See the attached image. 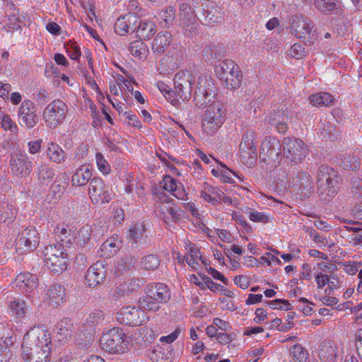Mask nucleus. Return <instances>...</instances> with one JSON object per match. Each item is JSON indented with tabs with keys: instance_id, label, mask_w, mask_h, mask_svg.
Returning <instances> with one entry per match:
<instances>
[{
	"instance_id": "nucleus-44",
	"label": "nucleus",
	"mask_w": 362,
	"mask_h": 362,
	"mask_svg": "<svg viewBox=\"0 0 362 362\" xmlns=\"http://www.w3.org/2000/svg\"><path fill=\"white\" fill-rule=\"evenodd\" d=\"M158 21L165 28H170L175 20V9L169 6L158 13Z\"/></svg>"
},
{
	"instance_id": "nucleus-46",
	"label": "nucleus",
	"mask_w": 362,
	"mask_h": 362,
	"mask_svg": "<svg viewBox=\"0 0 362 362\" xmlns=\"http://www.w3.org/2000/svg\"><path fill=\"white\" fill-rule=\"evenodd\" d=\"M17 212L18 210L13 204L3 205L0 210V220L9 223L16 218Z\"/></svg>"
},
{
	"instance_id": "nucleus-60",
	"label": "nucleus",
	"mask_w": 362,
	"mask_h": 362,
	"mask_svg": "<svg viewBox=\"0 0 362 362\" xmlns=\"http://www.w3.org/2000/svg\"><path fill=\"white\" fill-rule=\"evenodd\" d=\"M68 56L73 60H78L81 55V48L76 43H69L65 46Z\"/></svg>"
},
{
	"instance_id": "nucleus-28",
	"label": "nucleus",
	"mask_w": 362,
	"mask_h": 362,
	"mask_svg": "<svg viewBox=\"0 0 362 362\" xmlns=\"http://www.w3.org/2000/svg\"><path fill=\"white\" fill-rule=\"evenodd\" d=\"M267 119L269 124L273 127L275 130L281 134H284L288 130V115L285 114L283 110H278L271 112L267 115Z\"/></svg>"
},
{
	"instance_id": "nucleus-36",
	"label": "nucleus",
	"mask_w": 362,
	"mask_h": 362,
	"mask_svg": "<svg viewBox=\"0 0 362 362\" xmlns=\"http://www.w3.org/2000/svg\"><path fill=\"white\" fill-rule=\"evenodd\" d=\"M54 238L60 243L59 245L62 247H69L71 245L73 234L71 229L67 226L59 223L54 229Z\"/></svg>"
},
{
	"instance_id": "nucleus-43",
	"label": "nucleus",
	"mask_w": 362,
	"mask_h": 362,
	"mask_svg": "<svg viewBox=\"0 0 362 362\" xmlns=\"http://www.w3.org/2000/svg\"><path fill=\"white\" fill-rule=\"evenodd\" d=\"M139 304L144 310H146L149 312L156 313L160 310L162 303L152 296L145 293V296L139 298Z\"/></svg>"
},
{
	"instance_id": "nucleus-17",
	"label": "nucleus",
	"mask_w": 362,
	"mask_h": 362,
	"mask_svg": "<svg viewBox=\"0 0 362 362\" xmlns=\"http://www.w3.org/2000/svg\"><path fill=\"white\" fill-rule=\"evenodd\" d=\"M9 166L13 175L21 177L28 176L33 170V162L25 152L19 150L11 153Z\"/></svg>"
},
{
	"instance_id": "nucleus-19",
	"label": "nucleus",
	"mask_w": 362,
	"mask_h": 362,
	"mask_svg": "<svg viewBox=\"0 0 362 362\" xmlns=\"http://www.w3.org/2000/svg\"><path fill=\"white\" fill-rule=\"evenodd\" d=\"M256 133L254 129H247L243 134L241 142L239 145L240 158L243 160L253 163L257 158V148L255 144Z\"/></svg>"
},
{
	"instance_id": "nucleus-25",
	"label": "nucleus",
	"mask_w": 362,
	"mask_h": 362,
	"mask_svg": "<svg viewBox=\"0 0 362 362\" xmlns=\"http://www.w3.org/2000/svg\"><path fill=\"white\" fill-rule=\"evenodd\" d=\"M66 288L63 285L55 284L52 285L46 293V300L53 307H58L66 302Z\"/></svg>"
},
{
	"instance_id": "nucleus-12",
	"label": "nucleus",
	"mask_w": 362,
	"mask_h": 362,
	"mask_svg": "<svg viewBox=\"0 0 362 362\" xmlns=\"http://www.w3.org/2000/svg\"><path fill=\"white\" fill-rule=\"evenodd\" d=\"M158 198L160 201L158 206V217L167 226L179 222L183 214V211L180 207L174 204L173 199L166 197L165 194H160Z\"/></svg>"
},
{
	"instance_id": "nucleus-45",
	"label": "nucleus",
	"mask_w": 362,
	"mask_h": 362,
	"mask_svg": "<svg viewBox=\"0 0 362 362\" xmlns=\"http://www.w3.org/2000/svg\"><path fill=\"white\" fill-rule=\"evenodd\" d=\"M353 197L356 200V204L353 207L352 211L354 215L358 218H362V181L354 185L353 187Z\"/></svg>"
},
{
	"instance_id": "nucleus-20",
	"label": "nucleus",
	"mask_w": 362,
	"mask_h": 362,
	"mask_svg": "<svg viewBox=\"0 0 362 362\" xmlns=\"http://www.w3.org/2000/svg\"><path fill=\"white\" fill-rule=\"evenodd\" d=\"M18 115L21 122L29 129L33 128L37 123L36 108L30 100L25 99L22 102Z\"/></svg>"
},
{
	"instance_id": "nucleus-26",
	"label": "nucleus",
	"mask_w": 362,
	"mask_h": 362,
	"mask_svg": "<svg viewBox=\"0 0 362 362\" xmlns=\"http://www.w3.org/2000/svg\"><path fill=\"white\" fill-rule=\"evenodd\" d=\"M163 187L165 191L172 194L175 197L181 200L187 199V193L182 183L177 182V180L170 175H165L162 180Z\"/></svg>"
},
{
	"instance_id": "nucleus-54",
	"label": "nucleus",
	"mask_w": 362,
	"mask_h": 362,
	"mask_svg": "<svg viewBox=\"0 0 362 362\" xmlns=\"http://www.w3.org/2000/svg\"><path fill=\"white\" fill-rule=\"evenodd\" d=\"M92 227L90 225H85L82 226L78 231V235L76 237L77 242L81 245H84L90 240L91 237Z\"/></svg>"
},
{
	"instance_id": "nucleus-24",
	"label": "nucleus",
	"mask_w": 362,
	"mask_h": 362,
	"mask_svg": "<svg viewBox=\"0 0 362 362\" xmlns=\"http://www.w3.org/2000/svg\"><path fill=\"white\" fill-rule=\"evenodd\" d=\"M13 284L26 296L30 295L37 287V277L30 272L20 273L16 276Z\"/></svg>"
},
{
	"instance_id": "nucleus-29",
	"label": "nucleus",
	"mask_w": 362,
	"mask_h": 362,
	"mask_svg": "<svg viewBox=\"0 0 362 362\" xmlns=\"http://www.w3.org/2000/svg\"><path fill=\"white\" fill-rule=\"evenodd\" d=\"M45 151L49 160L54 163L62 164L67 159L66 152L56 142H47Z\"/></svg>"
},
{
	"instance_id": "nucleus-51",
	"label": "nucleus",
	"mask_w": 362,
	"mask_h": 362,
	"mask_svg": "<svg viewBox=\"0 0 362 362\" xmlns=\"http://www.w3.org/2000/svg\"><path fill=\"white\" fill-rule=\"evenodd\" d=\"M146 228L143 223H136L132 224L127 232V237L136 242L145 233Z\"/></svg>"
},
{
	"instance_id": "nucleus-52",
	"label": "nucleus",
	"mask_w": 362,
	"mask_h": 362,
	"mask_svg": "<svg viewBox=\"0 0 362 362\" xmlns=\"http://www.w3.org/2000/svg\"><path fill=\"white\" fill-rule=\"evenodd\" d=\"M341 165L346 170H356L361 166L360 159L356 158L354 155H344L341 158Z\"/></svg>"
},
{
	"instance_id": "nucleus-16",
	"label": "nucleus",
	"mask_w": 362,
	"mask_h": 362,
	"mask_svg": "<svg viewBox=\"0 0 362 362\" xmlns=\"http://www.w3.org/2000/svg\"><path fill=\"white\" fill-rule=\"evenodd\" d=\"M173 92L182 100H189L192 96L193 76L187 70L177 72L174 76Z\"/></svg>"
},
{
	"instance_id": "nucleus-53",
	"label": "nucleus",
	"mask_w": 362,
	"mask_h": 362,
	"mask_svg": "<svg viewBox=\"0 0 362 362\" xmlns=\"http://www.w3.org/2000/svg\"><path fill=\"white\" fill-rule=\"evenodd\" d=\"M38 178L45 182H50L54 177V170L45 164H42L37 168Z\"/></svg>"
},
{
	"instance_id": "nucleus-50",
	"label": "nucleus",
	"mask_w": 362,
	"mask_h": 362,
	"mask_svg": "<svg viewBox=\"0 0 362 362\" xmlns=\"http://www.w3.org/2000/svg\"><path fill=\"white\" fill-rule=\"evenodd\" d=\"M160 259L156 255H148L141 259L142 269L147 271H153L158 268L160 265Z\"/></svg>"
},
{
	"instance_id": "nucleus-61",
	"label": "nucleus",
	"mask_w": 362,
	"mask_h": 362,
	"mask_svg": "<svg viewBox=\"0 0 362 362\" xmlns=\"http://www.w3.org/2000/svg\"><path fill=\"white\" fill-rule=\"evenodd\" d=\"M1 127L5 131H8L12 134H16L18 132V127L16 122L8 115L2 117Z\"/></svg>"
},
{
	"instance_id": "nucleus-31",
	"label": "nucleus",
	"mask_w": 362,
	"mask_h": 362,
	"mask_svg": "<svg viewBox=\"0 0 362 362\" xmlns=\"http://www.w3.org/2000/svg\"><path fill=\"white\" fill-rule=\"evenodd\" d=\"M55 330L59 341L67 340L74 331V325L70 318L64 317L56 324Z\"/></svg>"
},
{
	"instance_id": "nucleus-34",
	"label": "nucleus",
	"mask_w": 362,
	"mask_h": 362,
	"mask_svg": "<svg viewBox=\"0 0 362 362\" xmlns=\"http://www.w3.org/2000/svg\"><path fill=\"white\" fill-rule=\"evenodd\" d=\"M180 21L184 28L192 27L197 23L196 14L188 3L180 4Z\"/></svg>"
},
{
	"instance_id": "nucleus-8",
	"label": "nucleus",
	"mask_w": 362,
	"mask_h": 362,
	"mask_svg": "<svg viewBox=\"0 0 362 362\" xmlns=\"http://www.w3.org/2000/svg\"><path fill=\"white\" fill-rule=\"evenodd\" d=\"M215 73L230 89L238 88L241 84L243 75L240 66L231 59H225L215 67Z\"/></svg>"
},
{
	"instance_id": "nucleus-14",
	"label": "nucleus",
	"mask_w": 362,
	"mask_h": 362,
	"mask_svg": "<svg viewBox=\"0 0 362 362\" xmlns=\"http://www.w3.org/2000/svg\"><path fill=\"white\" fill-rule=\"evenodd\" d=\"M281 155L280 141L271 136H267L262 141L259 158L262 162L276 166L279 163V158Z\"/></svg>"
},
{
	"instance_id": "nucleus-18",
	"label": "nucleus",
	"mask_w": 362,
	"mask_h": 362,
	"mask_svg": "<svg viewBox=\"0 0 362 362\" xmlns=\"http://www.w3.org/2000/svg\"><path fill=\"white\" fill-rule=\"evenodd\" d=\"M288 28L290 33L296 37L305 39L311 33L313 25L309 18L300 14H296L289 18Z\"/></svg>"
},
{
	"instance_id": "nucleus-58",
	"label": "nucleus",
	"mask_w": 362,
	"mask_h": 362,
	"mask_svg": "<svg viewBox=\"0 0 362 362\" xmlns=\"http://www.w3.org/2000/svg\"><path fill=\"white\" fill-rule=\"evenodd\" d=\"M122 117L124 122L128 125L138 129H141L142 127L141 122L139 117L132 112H123Z\"/></svg>"
},
{
	"instance_id": "nucleus-38",
	"label": "nucleus",
	"mask_w": 362,
	"mask_h": 362,
	"mask_svg": "<svg viewBox=\"0 0 362 362\" xmlns=\"http://www.w3.org/2000/svg\"><path fill=\"white\" fill-rule=\"evenodd\" d=\"M156 24L150 20H141L136 29V33L141 40H149L156 33Z\"/></svg>"
},
{
	"instance_id": "nucleus-13",
	"label": "nucleus",
	"mask_w": 362,
	"mask_h": 362,
	"mask_svg": "<svg viewBox=\"0 0 362 362\" xmlns=\"http://www.w3.org/2000/svg\"><path fill=\"white\" fill-rule=\"evenodd\" d=\"M281 146L284 156L295 164L300 163L309 153L308 146L300 139L286 137Z\"/></svg>"
},
{
	"instance_id": "nucleus-47",
	"label": "nucleus",
	"mask_w": 362,
	"mask_h": 362,
	"mask_svg": "<svg viewBox=\"0 0 362 362\" xmlns=\"http://www.w3.org/2000/svg\"><path fill=\"white\" fill-rule=\"evenodd\" d=\"M13 344L11 336H6V341L0 343V362H8L12 356L11 350Z\"/></svg>"
},
{
	"instance_id": "nucleus-6",
	"label": "nucleus",
	"mask_w": 362,
	"mask_h": 362,
	"mask_svg": "<svg viewBox=\"0 0 362 362\" xmlns=\"http://www.w3.org/2000/svg\"><path fill=\"white\" fill-rule=\"evenodd\" d=\"M202 124L204 132L208 135L215 134L224 124L226 110L218 101L209 103L206 107Z\"/></svg>"
},
{
	"instance_id": "nucleus-9",
	"label": "nucleus",
	"mask_w": 362,
	"mask_h": 362,
	"mask_svg": "<svg viewBox=\"0 0 362 362\" xmlns=\"http://www.w3.org/2000/svg\"><path fill=\"white\" fill-rule=\"evenodd\" d=\"M40 243V235L34 226H28L21 230L15 240V250L18 255L35 251Z\"/></svg>"
},
{
	"instance_id": "nucleus-39",
	"label": "nucleus",
	"mask_w": 362,
	"mask_h": 362,
	"mask_svg": "<svg viewBox=\"0 0 362 362\" xmlns=\"http://www.w3.org/2000/svg\"><path fill=\"white\" fill-rule=\"evenodd\" d=\"M129 51L134 57L141 61H145L149 54L147 45L140 40L131 42L129 45Z\"/></svg>"
},
{
	"instance_id": "nucleus-59",
	"label": "nucleus",
	"mask_w": 362,
	"mask_h": 362,
	"mask_svg": "<svg viewBox=\"0 0 362 362\" xmlns=\"http://www.w3.org/2000/svg\"><path fill=\"white\" fill-rule=\"evenodd\" d=\"M103 312L101 310H97L89 314L86 322L89 326L94 327L103 320Z\"/></svg>"
},
{
	"instance_id": "nucleus-3",
	"label": "nucleus",
	"mask_w": 362,
	"mask_h": 362,
	"mask_svg": "<svg viewBox=\"0 0 362 362\" xmlns=\"http://www.w3.org/2000/svg\"><path fill=\"white\" fill-rule=\"evenodd\" d=\"M127 339L122 328L114 327L103 332L100 345L103 351L110 354H121L128 350Z\"/></svg>"
},
{
	"instance_id": "nucleus-21",
	"label": "nucleus",
	"mask_w": 362,
	"mask_h": 362,
	"mask_svg": "<svg viewBox=\"0 0 362 362\" xmlns=\"http://www.w3.org/2000/svg\"><path fill=\"white\" fill-rule=\"evenodd\" d=\"M106 270L101 261H98L91 265L86 271L84 284L90 288H95L105 279Z\"/></svg>"
},
{
	"instance_id": "nucleus-11",
	"label": "nucleus",
	"mask_w": 362,
	"mask_h": 362,
	"mask_svg": "<svg viewBox=\"0 0 362 362\" xmlns=\"http://www.w3.org/2000/svg\"><path fill=\"white\" fill-rule=\"evenodd\" d=\"M195 105L199 108H206L211 103L216 102L214 84L212 78L207 75L199 77L197 88L194 96Z\"/></svg>"
},
{
	"instance_id": "nucleus-48",
	"label": "nucleus",
	"mask_w": 362,
	"mask_h": 362,
	"mask_svg": "<svg viewBox=\"0 0 362 362\" xmlns=\"http://www.w3.org/2000/svg\"><path fill=\"white\" fill-rule=\"evenodd\" d=\"M314 6L320 12L328 13L337 9L338 0H314Z\"/></svg>"
},
{
	"instance_id": "nucleus-57",
	"label": "nucleus",
	"mask_w": 362,
	"mask_h": 362,
	"mask_svg": "<svg viewBox=\"0 0 362 362\" xmlns=\"http://www.w3.org/2000/svg\"><path fill=\"white\" fill-rule=\"evenodd\" d=\"M288 54L291 58L300 59L305 56V49L300 43H295L290 47Z\"/></svg>"
},
{
	"instance_id": "nucleus-30",
	"label": "nucleus",
	"mask_w": 362,
	"mask_h": 362,
	"mask_svg": "<svg viewBox=\"0 0 362 362\" xmlns=\"http://www.w3.org/2000/svg\"><path fill=\"white\" fill-rule=\"evenodd\" d=\"M172 35L168 31H160L156 34L151 43L153 53L161 54L170 46Z\"/></svg>"
},
{
	"instance_id": "nucleus-4",
	"label": "nucleus",
	"mask_w": 362,
	"mask_h": 362,
	"mask_svg": "<svg viewBox=\"0 0 362 362\" xmlns=\"http://www.w3.org/2000/svg\"><path fill=\"white\" fill-rule=\"evenodd\" d=\"M68 113V105L61 99H54L45 105L42 119L47 129L54 130L64 123Z\"/></svg>"
},
{
	"instance_id": "nucleus-55",
	"label": "nucleus",
	"mask_w": 362,
	"mask_h": 362,
	"mask_svg": "<svg viewBox=\"0 0 362 362\" xmlns=\"http://www.w3.org/2000/svg\"><path fill=\"white\" fill-rule=\"evenodd\" d=\"M95 163L98 170L103 175H108L111 171V166L103 155L98 152L95 154Z\"/></svg>"
},
{
	"instance_id": "nucleus-7",
	"label": "nucleus",
	"mask_w": 362,
	"mask_h": 362,
	"mask_svg": "<svg viewBox=\"0 0 362 362\" xmlns=\"http://www.w3.org/2000/svg\"><path fill=\"white\" fill-rule=\"evenodd\" d=\"M45 266L54 274H62L68 266V254L64 247L58 245H46L43 250Z\"/></svg>"
},
{
	"instance_id": "nucleus-64",
	"label": "nucleus",
	"mask_w": 362,
	"mask_h": 362,
	"mask_svg": "<svg viewBox=\"0 0 362 362\" xmlns=\"http://www.w3.org/2000/svg\"><path fill=\"white\" fill-rule=\"evenodd\" d=\"M289 253H284L281 255V257L284 259L285 262H290L293 259L296 258L299 253L300 252V250L293 245L288 247Z\"/></svg>"
},
{
	"instance_id": "nucleus-40",
	"label": "nucleus",
	"mask_w": 362,
	"mask_h": 362,
	"mask_svg": "<svg viewBox=\"0 0 362 362\" xmlns=\"http://www.w3.org/2000/svg\"><path fill=\"white\" fill-rule=\"evenodd\" d=\"M135 18L136 16L129 13L121 16L115 23V32L121 36H125L129 32L132 20Z\"/></svg>"
},
{
	"instance_id": "nucleus-35",
	"label": "nucleus",
	"mask_w": 362,
	"mask_h": 362,
	"mask_svg": "<svg viewBox=\"0 0 362 362\" xmlns=\"http://www.w3.org/2000/svg\"><path fill=\"white\" fill-rule=\"evenodd\" d=\"M201 197L209 203L215 204L220 202V195H222V191L204 182L201 186Z\"/></svg>"
},
{
	"instance_id": "nucleus-15",
	"label": "nucleus",
	"mask_w": 362,
	"mask_h": 362,
	"mask_svg": "<svg viewBox=\"0 0 362 362\" xmlns=\"http://www.w3.org/2000/svg\"><path fill=\"white\" fill-rule=\"evenodd\" d=\"M88 193L94 205L107 204L112 199L106 184L100 177H94L90 181Z\"/></svg>"
},
{
	"instance_id": "nucleus-41",
	"label": "nucleus",
	"mask_w": 362,
	"mask_h": 362,
	"mask_svg": "<svg viewBox=\"0 0 362 362\" xmlns=\"http://www.w3.org/2000/svg\"><path fill=\"white\" fill-rule=\"evenodd\" d=\"M291 362H309L308 351L300 344H295L288 349Z\"/></svg>"
},
{
	"instance_id": "nucleus-56",
	"label": "nucleus",
	"mask_w": 362,
	"mask_h": 362,
	"mask_svg": "<svg viewBox=\"0 0 362 362\" xmlns=\"http://www.w3.org/2000/svg\"><path fill=\"white\" fill-rule=\"evenodd\" d=\"M141 334L145 341L151 343L158 336L155 326L150 325L145 326L141 329Z\"/></svg>"
},
{
	"instance_id": "nucleus-22",
	"label": "nucleus",
	"mask_w": 362,
	"mask_h": 362,
	"mask_svg": "<svg viewBox=\"0 0 362 362\" xmlns=\"http://www.w3.org/2000/svg\"><path fill=\"white\" fill-rule=\"evenodd\" d=\"M139 279H128L121 282L115 288L112 295L115 300L120 298H132L134 294L139 289Z\"/></svg>"
},
{
	"instance_id": "nucleus-42",
	"label": "nucleus",
	"mask_w": 362,
	"mask_h": 362,
	"mask_svg": "<svg viewBox=\"0 0 362 362\" xmlns=\"http://www.w3.org/2000/svg\"><path fill=\"white\" fill-rule=\"evenodd\" d=\"M309 100L313 106H329L334 102V97L331 93L320 92L310 95Z\"/></svg>"
},
{
	"instance_id": "nucleus-33",
	"label": "nucleus",
	"mask_w": 362,
	"mask_h": 362,
	"mask_svg": "<svg viewBox=\"0 0 362 362\" xmlns=\"http://www.w3.org/2000/svg\"><path fill=\"white\" fill-rule=\"evenodd\" d=\"M92 172L86 165H81L76 169L71 176L73 186L83 187L87 185L92 179Z\"/></svg>"
},
{
	"instance_id": "nucleus-5",
	"label": "nucleus",
	"mask_w": 362,
	"mask_h": 362,
	"mask_svg": "<svg viewBox=\"0 0 362 362\" xmlns=\"http://www.w3.org/2000/svg\"><path fill=\"white\" fill-rule=\"evenodd\" d=\"M317 184L320 196L325 200H329L338 193L341 178L337 171L322 165L318 173Z\"/></svg>"
},
{
	"instance_id": "nucleus-23",
	"label": "nucleus",
	"mask_w": 362,
	"mask_h": 362,
	"mask_svg": "<svg viewBox=\"0 0 362 362\" xmlns=\"http://www.w3.org/2000/svg\"><path fill=\"white\" fill-rule=\"evenodd\" d=\"M184 247L187 264L193 270H197L201 266L200 262L204 264V259H202L199 247L189 240L184 242Z\"/></svg>"
},
{
	"instance_id": "nucleus-27",
	"label": "nucleus",
	"mask_w": 362,
	"mask_h": 362,
	"mask_svg": "<svg viewBox=\"0 0 362 362\" xmlns=\"http://www.w3.org/2000/svg\"><path fill=\"white\" fill-rule=\"evenodd\" d=\"M145 293H148L162 304L166 303L170 298L168 287L163 283H151L145 288Z\"/></svg>"
},
{
	"instance_id": "nucleus-2",
	"label": "nucleus",
	"mask_w": 362,
	"mask_h": 362,
	"mask_svg": "<svg viewBox=\"0 0 362 362\" xmlns=\"http://www.w3.org/2000/svg\"><path fill=\"white\" fill-rule=\"evenodd\" d=\"M318 289L319 300L327 306H333L339 303L337 298L332 296L334 291L340 288V281L336 274H327L321 271L315 276Z\"/></svg>"
},
{
	"instance_id": "nucleus-63",
	"label": "nucleus",
	"mask_w": 362,
	"mask_h": 362,
	"mask_svg": "<svg viewBox=\"0 0 362 362\" xmlns=\"http://www.w3.org/2000/svg\"><path fill=\"white\" fill-rule=\"evenodd\" d=\"M221 165V180L225 183H232L233 182L231 175H236V173L233 172L230 169H229L226 165L223 163H220Z\"/></svg>"
},
{
	"instance_id": "nucleus-32",
	"label": "nucleus",
	"mask_w": 362,
	"mask_h": 362,
	"mask_svg": "<svg viewBox=\"0 0 362 362\" xmlns=\"http://www.w3.org/2000/svg\"><path fill=\"white\" fill-rule=\"evenodd\" d=\"M337 356V346L332 341H323L319 348V357L322 362H334Z\"/></svg>"
},
{
	"instance_id": "nucleus-62",
	"label": "nucleus",
	"mask_w": 362,
	"mask_h": 362,
	"mask_svg": "<svg viewBox=\"0 0 362 362\" xmlns=\"http://www.w3.org/2000/svg\"><path fill=\"white\" fill-rule=\"evenodd\" d=\"M249 219L252 222L266 223L269 222V216L264 212L250 211L248 215Z\"/></svg>"
},
{
	"instance_id": "nucleus-37",
	"label": "nucleus",
	"mask_w": 362,
	"mask_h": 362,
	"mask_svg": "<svg viewBox=\"0 0 362 362\" xmlns=\"http://www.w3.org/2000/svg\"><path fill=\"white\" fill-rule=\"evenodd\" d=\"M28 306L26 303L21 299H14L8 304V313L16 318H24L28 313Z\"/></svg>"
},
{
	"instance_id": "nucleus-49",
	"label": "nucleus",
	"mask_w": 362,
	"mask_h": 362,
	"mask_svg": "<svg viewBox=\"0 0 362 362\" xmlns=\"http://www.w3.org/2000/svg\"><path fill=\"white\" fill-rule=\"evenodd\" d=\"M119 249V246L116 241L113 239H107L100 245V255L105 258H108L115 254Z\"/></svg>"
},
{
	"instance_id": "nucleus-1",
	"label": "nucleus",
	"mask_w": 362,
	"mask_h": 362,
	"mask_svg": "<svg viewBox=\"0 0 362 362\" xmlns=\"http://www.w3.org/2000/svg\"><path fill=\"white\" fill-rule=\"evenodd\" d=\"M49 332L42 325L31 327L25 334L22 355L25 362H47L52 347Z\"/></svg>"
},
{
	"instance_id": "nucleus-10",
	"label": "nucleus",
	"mask_w": 362,
	"mask_h": 362,
	"mask_svg": "<svg viewBox=\"0 0 362 362\" xmlns=\"http://www.w3.org/2000/svg\"><path fill=\"white\" fill-rule=\"evenodd\" d=\"M117 321L129 327H138L149 320L147 313L140 306L126 305L116 313Z\"/></svg>"
}]
</instances>
